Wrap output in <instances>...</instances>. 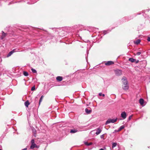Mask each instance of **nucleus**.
I'll return each mask as SVG.
<instances>
[{
  "instance_id": "a878e982",
  "label": "nucleus",
  "mask_w": 150,
  "mask_h": 150,
  "mask_svg": "<svg viewBox=\"0 0 150 150\" xmlns=\"http://www.w3.org/2000/svg\"><path fill=\"white\" fill-rule=\"evenodd\" d=\"M141 54V52H138L136 54L137 55H139Z\"/></svg>"
},
{
  "instance_id": "20e7f679",
  "label": "nucleus",
  "mask_w": 150,
  "mask_h": 150,
  "mask_svg": "<svg viewBox=\"0 0 150 150\" xmlns=\"http://www.w3.org/2000/svg\"><path fill=\"white\" fill-rule=\"evenodd\" d=\"M121 116L123 119H125L127 117V114L126 112L125 111L122 112L121 114Z\"/></svg>"
},
{
  "instance_id": "4be33fe9",
  "label": "nucleus",
  "mask_w": 150,
  "mask_h": 150,
  "mask_svg": "<svg viewBox=\"0 0 150 150\" xmlns=\"http://www.w3.org/2000/svg\"><path fill=\"white\" fill-rule=\"evenodd\" d=\"M31 70L32 71L33 73H36L37 72L36 71L35 69H34L33 68H32Z\"/></svg>"
},
{
  "instance_id": "473e14b6",
  "label": "nucleus",
  "mask_w": 150,
  "mask_h": 150,
  "mask_svg": "<svg viewBox=\"0 0 150 150\" xmlns=\"http://www.w3.org/2000/svg\"><path fill=\"white\" fill-rule=\"evenodd\" d=\"M0 150H1V149H0Z\"/></svg>"
},
{
  "instance_id": "7ed1b4c3",
  "label": "nucleus",
  "mask_w": 150,
  "mask_h": 150,
  "mask_svg": "<svg viewBox=\"0 0 150 150\" xmlns=\"http://www.w3.org/2000/svg\"><path fill=\"white\" fill-rule=\"evenodd\" d=\"M115 74L117 76L121 75L122 74V71L120 70H116L115 71Z\"/></svg>"
},
{
  "instance_id": "dca6fc26",
  "label": "nucleus",
  "mask_w": 150,
  "mask_h": 150,
  "mask_svg": "<svg viewBox=\"0 0 150 150\" xmlns=\"http://www.w3.org/2000/svg\"><path fill=\"white\" fill-rule=\"evenodd\" d=\"M29 104L30 103L28 101H26L25 102V105L26 107H28Z\"/></svg>"
},
{
  "instance_id": "4468645a",
  "label": "nucleus",
  "mask_w": 150,
  "mask_h": 150,
  "mask_svg": "<svg viewBox=\"0 0 150 150\" xmlns=\"http://www.w3.org/2000/svg\"><path fill=\"white\" fill-rule=\"evenodd\" d=\"M129 61L132 62H135L136 59L132 58H130L129 59Z\"/></svg>"
},
{
  "instance_id": "412c9836",
  "label": "nucleus",
  "mask_w": 150,
  "mask_h": 150,
  "mask_svg": "<svg viewBox=\"0 0 150 150\" xmlns=\"http://www.w3.org/2000/svg\"><path fill=\"white\" fill-rule=\"evenodd\" d=\"M43 97H44V96H42L40 98V100H39V104H40V103L42 102V99Z\"/></svg>"
},
{
  "instance_id": "b1692460",
  "label": "nucleus",
  "mask_w": 150,
  "mask_h": 150,
  "mask_svg": "<svg viewBox=\"0 0 150 150\" xmlns=\"http://www.w3.org/2000/svg\"><path fill=\"white\" fill-rule=\"evenodd\" d=\"M35 86H33L31 88V90L32 91H34V90H35Z\"/></svg>"
},
{
  "instance_id": "7c9ffc66",
  "label": "nucleus",
  "mask_w": 150,
  "mask_h": 150,
  "mask_svg": "<svg viewBox=\"0 0 150 150\" xmlns=\"http://www.w3.org/2000/svg\"><path fill=\"white\" fill-rule=\"evenodd\" d=\"M99 150H104L103 149H99Z\"/></svg>"
},
{
  "instance_id": "aec40b11",
  "label": "nucleus",
  "mask_w": 150,
  "mask_h": 150,
  "mask_svg": "<svg viewBox=\"0 0 150 150\" xmlns=\"http://www.w3.org/2000/svg\"><path fill=\"white\" fill-rule=\"evenodd\" d=\"M23 73V75L25 76H28V73L26 71H24Z\"/></svg>"
},
{
  "instance_id": "f03ea898",
  "label": "nucleus",
  "mask_w": 150,
  "mask_h": 150,
  "mask_svg": "<svg viewBox=\"0 0 150 150\" xmlns=\"http://www.w3.org/2000/svg\"><path fill=\"white\" fill-rule=\"evenodd\" d=\"M117 120V118H116L115 119H108L106 121L105 124L107 125L109 123H114Z\"/></svg>"
},
{
  "instance_id": "9b49d317",
  "label": "nucleus",
  "mask_w": 150,
  "mask_h": 150,
  "mask_svg": "<svg viewBox=\"0 0 150 150\" xmlns=\"http://www.w3.org/2000/svg\"><path fill=\"white\" fill-rule=\"evenodd\" d=\"M78 131V130L75 129H73L71 130L70 132L71 133H74Z\"/></svg>"
},
{
  "instance_id": "cd10ccee",
  "label": "nucleus",
  "mask_w": 150,
  "mask_h": 150,
  "mask_svg": "<svg viewBox=\"0 0 150 150\" xmlns=\"http://www.w3.org/2000/svg\"><path fill=\"white\" fill-rule=\"evenodd\" d=\"M104 137V135L103 134L100 136V138H102V139Z\"/></svg>"
},
{
  "instance_id": "423d86ee",
  "label": "nucleus",
  "mask_w": 150,
  "mask_h": 150,
  "mask_svg": "<svg viewBox=\"0 0 150 150\" xmlns=\"http://www.w3.org/2000/svg\"><path fill=\"white\" fill-rule=\"evenodd\" d=\"M30 148L32 149H34L35 148H38V146L35 143L31 144L30 147Z\"/></svg>"
},
{
  "instance_id": "c756f323",
  "label": "nucleus",
  "mask_w": 150,
  "mask_h": 150,
  "mask_svg": "<svg viewBox=\"0 0 150 150\" xmlns=\"http://www.w3.org/2000/svg\"><path fill=\"white\" fill-rule=\"evenodd\" d=\"M147 40L148 41H150V37H148L147 38Z\"/></svg>"
},
{
  "instance_id": "393cba45",
  "label": "nucleus",
  "mask_w": 150,
  "mask_h": 150,
  "mask_svg": "<svg viewBox=\"0 0 150 150\" xmlns=\"http://www.w3.org/2000/svg\"><path fill=\"white\" fill-rule=\"evenodd\" d=\"M31 144H33L35 143V141L34 139H33L31 140Z\"/></svg>"
},
{
  "instance_id": "2f4dec72",
  "label": "nucleus",
  "mask_w": 150,
  "mask_h": 150,
  "mask_svg": "<svg viewBox=\"0 0 150 150\" xmlns=\"http://www.w3.org/2000/svg\"><path fill=\"white\" fill-rule=\"evenodd\" d=\"M117 130H115V132H117Z\"/></svg>"
},
{
  "instance_id": "5701e85b",
  "label": "nucleus",
  "mask_w": 150,
  "mask_h": 150,
  "mask_svg": "<svg viewBox=\"0 0 150 150\" xmlns=\"http://www.w3.org/2000/svg\"><path fill=\"white\" fill-rule=\"evenodd\" d=\"M99 96H102L103 97H104L105 96V95L104 94H102L101 93H99Z\"/></svg>"
},
{
  "instance_id": "ddd939ff",
  "label": "nucleus",
  "mask_w": 150,
  "mask_h": 150,
  "mask_svg": "<svg viewBox=\"0 0 150 150\" xmlns=\"http://www.w3.org/2000/svg\"><path fill=\"white\" fill-rule=\"evenodd\" d=\"M140 42V39H138L135 41H134V43L136 45H138Z\"/></svg>"
},
{
  "instance_id": "c85d7f7f",
  "label": "nucleus",
  "mask_w": 150,
  "mask_h": 150,
  "mask_svg": "<svg viewBox=\"0 0 150 150\" xmlns=\"http://www.w3.org/2000/svg\"><path fill=\"white\" fill-rule=\"evenodd\" d=\"M139 62V60H136V61H135V62L136 63H138Z\"/></svg>"
},
{
  "instance_id": "a211bd4d",
  "label": "nucleus",
  "mask_w": 150,
  "mask_h": 150,
  "mask_svg": "<svg viewBox=\"0 0 150 150\" xmlns=\"http://www.w3.org/2000/svg\"><path fill=\"white\" fill-rule=\"evenodd\" d=\"M84 144L86 145L90 146L92 144V143L91 142L88 143L87 142H85Z\"/></svg>"
},
{
  "instance_id": "9d476101",
  "label": "nucleus",
  "mask_w": 150,
  "mask_h": 150,
  "mask_svg": "<svg viewBox=\"0 0 150 150\" xmlns=\"http://www.w3.org/2000/svg\"><path fill=\"white\" fill-rule=\"evenodd\" d=\"M139 103L141 105H143L144 104V100L142 98L140 99L139 100Z\"/></svg>"
},
{
  "instance_id": "bb28decb",
  "label": "nucleus",
  "mask_w": 150,
  "mask_h": 150,
  "mask_svg": "<svg viewBox=\"0 0 150 150\" xmlns=\"http://www.w3.org/2000/svg\"><path fill=\"white\" fill-rule=\"evenodd\" d=\"M132 117V115H130L129 117V118H128V119L129 120H131V118Z\"/></svg>"
},
{
  "instance_id": "1a4fd4ad",
  "label": "nucleus",
  "mask_w": 150,
  "mask_h": 150,
  "mask_svg": "<svg viewBox=\"0 0 150 150\" xmlns=\"http://www.w3.org/2000/svg\"><path fill=\"white\" fill-rule=\"evenodd\" d=\"M62 77L60 76H58L56 78L57 80L59 81H62Z\"/></svg>"
},
{
  "instance_id": "39448f33",
  "label": "nucleus",
  "mask_w": 150,
  "mask_h": 150,
  "mask_svg": "<svg viewBox=\"0 0 150 150\" xmlns=\"http://www.w3.org/2000/svg\"><path fill=\"white\" fill-rule=\"evenodd\" d=\"M96 135H98L101 133L102 130L100 128H98L96 129Z\"/></svg>"
},
{
  "instance_id": "6e6552de",
  "label": "nucleus",
  "mask_w": 150,
  "mask_h": 150,
  "mask_svg": "<svg viewBox=\"0 0 150 150\" xmlns=\"http://www.w3.org/2000/svg\"><path fill=\"white\" fill-rule=\"evenodd\" d=\"M2 35L1 36L0 38L1 39H3L6 36V34L3 31H2Z\"/></svg>"
},
{
  "instance_id": "0eeeda50",
  "label": "nucleus",
  "mask_w": 150,
  "mask_h": 150,
  "mask_svg": "<svg viewBox=\"0 0 150 150\" xmlns=\"http://www.w3.org/2000/svg\"><path fill=\"white\" fill-rule=\"evenodd\" d=\"M114 62L111 61H108L106 62L105 63L106 65H110L114 64Z\"/></svg>"
},
{
  "instance_id": "6ab92c4d",
  "label": "nucleus",
  "mask_w": 150,
  "mask_h": 150,
  "mask_svg": "<svg viewBox=\"0 0 150 150\" xmlns=\"http://www.w3.org/2000/svg\"><path fill=\"white\" fill-rule=\"evenodd\" d=\"M117 145V144L116 143H112V148H113L114 147H115Z\"/></svg>"
},
{
  "instance_id": "2eb2a0df",
  "label": "nucleus",
  "mask_w": 150,
  "mask_h": 150,
  "mask_svg": "<svg viewBox=\"0 0 150 150\" xmlns=\"http://www.w3.org/2000/svg\"><path fill=\"white\" fill-rule=\"evenodd\" d=\"M124 125H122L120 126L119 129L117 130V132H119L122 129H124Z\"/></svg>"
},
{
  "instance_id": "f8f14e48",
  "label": "nucleus",
  "mask_w": 150,
  "mask_h": 150,
  "mask_svg": "<svg viewBox=\"0 0 150 150\" xmlns=\"http://www.w3.org/2000/svg\"><path fill=\"white\" fill-rule=\"evenodd\" d=\"M14 52H15V50H13L12 51H11L9 52V53L7 55V57H9L12 54H13Z\"/></svg>"
},
{
  "instance_id": "f3484780",
  "label": "nucleus",
  "mask_w": 150,
  "mask_h": 150,
  "mask_svg": "<svg viewBox=\"0 0 150 150\" xmlns=\"http://www.w3.org/2000/svg\"><path fill=\"white\" fill-rule=\"evenodd\" d=\"M85 112H86L87 113V114H89L90 113H91V110H88V109L87 108H86L85 109Z\"/></svg>"
},
{
  "instance_id": "f257e3e1",
  "label": "nucleus",
  "mask_w": 150,
  "mask_h": 150,
  "mask_svg": "<svg viewBox=\"0 0 150 150\" xmlns=\"http://www.w3.org/2000/svg\"><path fill=\"white\" fill-rule=\"evenodd\" d=\"M122 80L123 84L122 85L123 89L125 90H128L129 88V86L126 78L125 77H123L122 79Z\"/></svg>"
}]
</instances>
